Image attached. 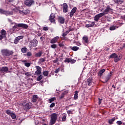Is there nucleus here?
I'll use <instances>...</instances> for the list:
<instances>
[{
    "label": "nucleus",
    "instance_id": "nucleus-1",
    "mask_svg": "<svg viewBox=\"0 0 125 125\" xmlns=\"http://www.w3.org/2000/svg\"><path fill=\"white\" fill-rule=\"evenodd\" d=\"M1 52L3 56L7 57L10 56V55H12V54L14 53L13 51H10L7 49L1 50Z\"/></svg>",
    "mask_w": 125,
    "mask_h": 125
},
{
    "label": "nucleus",
    "instance_id": "nucleus-2",
    "mask_svg": "<svg viewBox=\"0 0 125 125\" xmlns=\"http://www.w3.org/2000/svg\"><path fill=\"white\" fill-rule=\"evenodd\" d=\"M39 42L36 39H33L32 41H31L29 43L28 46L29 48H33V47H36L38 45Z\"/></svg>",
    "mask_w": 125,
    "mask_h": 125
},
{
    "label": "nucleus",
    "instance_id": "nucleus-3",
    "mask_svg": "<svg viewBox=\"0 0 125 125\" xmlns=\"http://www.w3.org/2000/svg\"><path fill=\"white\" fill-rule=\"evenodd\" d=\"M51 119L50 122L51 123H54L55 124L56 123V121H57V118L58 117V114L57 113H52L50 115Z\"/></svg>",
    "mask_w": 125,
    "mask_h": 125
},
{
    "label": "nucleus",
    "instance_id": "nucleus-4",
    "mask_svg": "<svg viewBox=\"0 0 125 125\" xmlns=\"http://www.w3.org/2000/svg\"><path fill=\"white\" fill-rule=\"evenodd\" d=\"M113 9L111 8L110 5H107L103 13H102L104 15H106V14H108V13H113Z\"/></svg>",
    "mask_w": 125,
    "mask_h": 125
},
{
    "label": "nucleus",
    "instance_id": "nucleus-5",
    "mask_svg": "<svg viewBox=\"0 0 125 125\" xmlns=\"http://www.w3.org/2000/svg\"><path fill=\"white\" fill-rule=\"evenodd\" d=\"M34 2V0H26L24 1V4H25L26 6H31Z\"/></svg>",
    "mask_w": 125,
    "mask_h": 125
},
{
    "label": "nucleus",
    "instance_id": "nucleus-6",
    "mask_svg": "<svg viewBox=\"0 0 125 125\" xmlns=\"http://www.w3.org/2000/svg\"><path fill=\"white\" fill-rule=\"evenodd\" d=\"M49 20L51 23H55V14L53 13L51 14Z\"/></svg>",
    "mask_w": 125,
    "mask_h": 125
},
{
    "label": "nucleus",
    "instance_id": "nucleus-7",
    "mask_svg": "<svg viewBox=\"0 0 125 125\" xmlns=\"http://www.w3.org/2000/svg\"><path fill=\"white\" fill-rule=\"evenodd\" d=\"M103 16H104V15L103 14H102V13L96 15L94 17L95 21H96V22H98V21L99 20V19H100L101 17H103Z\"/></svg>",
    "mask_w": 125,
    "mask_h": 125
},
{
    "label": "nucleus",
    "instance_id": "nucleus-8",
    "mask_svg": "<svg viewBox=\"0 0 125 125\" xmlns=\"http://www.w3.org/2000/svg\"><path fill=\"white\" fill-rule=\"evenodd\" d=\"M36 69L37 70L35 72V75H41L42 74V68L40 66H36Z\"/></svg>",
    "mask_w": 125,
    "mask_h": 125
},
{
    "label": "nucleus",
    "instance_id": "nucleus-9",
    "mask_svg": "<svg viewBox=\"0 0 125 125\" xmlns=\"http://www.w3.org/2000/svg\"><path fill=\"white\" fill-rule=\"evenodd\" d=\"M6 37V31H5L4 29H2L1 31V35H0V41L2 40L3 38H5Z\"/></svg>",
    "mask_w": 125,
    "mask_h": 125
},
{
    "label": "nucleus",
    "instance_id": "nucleus-10",
    "mask_svg": "<svg viewBox=\"0 0 125 125\" xmlns=\"http://www.w3.org/2000/svg\"><path fill=\"white\" fill-rule=\"evenodd\" d=\"M76 11H77V7H74L72 8L71 12H70L69 16L72 18L74 16V14L76 13Z\"/></svg>",
    "mask_w": 125,
    "mask_h": 125
},
{
    "label": "nucleus",
    "instance_id": "nucleus-11",
    "mask_svg": "<svg viewBox=\"0 0 125 125\" xmlns=\"http://www.w3.org/2000/svg\"><path fill=\"white\" fill-rule=\"evenodd\" d=\"M23 38H24V37L21 36H19L17 38H15L14 42L15 44H17V43H18L19 42V41H20V40H22V39H23Z\"/></svg>",
    "mask_w": 125,
    "mask_h": 125
},
{
    "label": "nucleus",
    "instance_id": "nucleus-12",
    "mask_svg": "<svg viewBox=\"0 0 125 125\" xmlns=\"http://www.w3.org/2000/svg\"><path fill=\"white\" fill-rule=\"evenodd\" d=\"M63 11L64 13L68 12V4L66 3L63 4Z\"/></svg>",
    "mask_w": 125,
    "mask_h": 125
},
{
    "label": "nucleus",
    "instance_id": "nucleus-13",
    "mask_svg": "<svg viewBox=\"0 0 125 125\" xmlns=\"http://www.w3.org/2000/svg\"><path fill=\"white\" fill-rule=\"evenodd\" d=\"M58 22H59L60 24H64L65 23V19L63 17H59Z\"/></svg>",
    "mask_w": 125,
    "mask_h": 125
},
{
    "label": "nucleus",
    "instance_id": "nucleus-14",
    "mask_svg": "<svg viewBox=\"0 0 125 125\" xmlns=\"http://www.w3.org/2000/svg\"><path fill=\"white\" fill-rule=\"evenodd\" d=\"M58 40H59V37H55L50 41V43H56L58 41Z\"/></svg>",
    "mask_w": 125,
    "mask_h": 125
},
{
    "label": "nucleus",
    "instance_id": "nucleus-15",
    "mask_svg": "<svg viewBox=\"0 0 125 125\" xmlns=\"http://www.w3.org/2000/svg\"><path fill=\"white\" fill-rule=\"evenodd\" d=\"M1 73L5 72H8V67L7 66L2 67L0 68Z\"/></svg>",
    "mask_w": 125,
    "mask_h": 125
},
{
    "label": "nucleus",
    "instance_id": "nucleus-16",
    "mask_svg": "<svg viewBox=\"0 0 125 125\" xmlns=\"http://www.w3.org/2000/svg\"><path fill=\"white\" fill-rule=\"evenodd\" d=\"M19 27L23 28L24 29H28V25L25 23H18Z\"/></svg>",
    "mask_w": 125,
    "mask_h": 125
},
{
    "label": "nucleus",
    "instance_id": "nucleus-17",
    "mask_svg": "<svg viewBox=\"0 0 125 125\" xmlns=\"http://www.w3.org/2000/svg\"><path fill=\"white\" fill-rule=\"evenodd\" d=\"M121 59H122V57L121 56H118L117 55H116L114 58V62H115V63H117V62L120 61Z\"/></svg>",
    "mask_w": 125,
    "mask_h": 125
},
{
    "label": "nucleus",
    "instance_id": "nucleus-18",
    "mask_svg": "<svg viewBox=\"0 0 125 125\" xmlns=\"http://www.w3.org/2000/svg\"><path fill=\"white\" fill-rule=\"evenodd\" d=\"M39 99V97L38 95H34L33 96L32 101L33 103L37 102V100Z\"/></svg>",
    "mask_w": 125,
    "mask_h": 125
},
{
    "label": "nucleus",
    "instance_id": "nucleus-19",
    "mask_svg": "<svg viewBox=\"0 0 125 125\" xmlns=\"http://www.w3.org/2000/svg\"><path fill=\"white\" fill-rule=\"evenodd\" d=\"M32 104L31 103H27L24 105V107L27 110H29L31 108Z\"/></svg>",
    "mask_w": 125,
    "mask_h": 125
},
{
    "label": "nucleus",
    "instance_id": "nucleus-20",
    "mask_svg": "<svg viewBox=\"0 0 125 125\" xmlns=\"http://www.w3.org/2000/svg\"><path fill=\"white\" fill-rule=\"evenodd\" d=\"M67 93H68V90L64 91L61 94V96L60 97V99H62L64 98V96H65Z\"/></svg>",
    "mask_w": 125,
    "mask_h": 125
},
{
    "label": "nucleus",
    "instance_id": "nucleus-21",
    "mask_svg": "<svg viewBox=\"0 0 125 125\" xmlns=\"http://www.w3.org/2000/svg\"><path fill=\"white\" fill-rule=\"evenodd\" d=\"M118 28H119V26H118L117 25H113L110 27L109 30L110 31H114V30H116V29H118Z\"/></svg>",
    "mask_w": 125,
    "mask_h": 125
},
{
    "label": "nucleus",
    "instance_id": "nucleus-22",
    "mask_svg": "<svg viewBox=\"0 0 125 125\" xmlns=\"http://www.w3.org/2000/svg\"><path fill=\"white\" fill-rule=\"evenodd\" d=\"M105 71V69H101L100 70L98 74V76H99V77H102V75H103V73H104Z\"/></svg>",
    "mask_w": 125,
    "mask_h": 125
},
{
    "label": "nucleus",
    "instance_id": "nucleus-23",
    "mask_svg": "<svg viewBox=\"0 0 125 125\" xmlns=\"http://www.w3.org/2000/svg\"><path fill=\"white\" fill-rule=\"evenodd\" d=\"M71 31H73V30L71 28H69L68 30H67L64 33L62 34V37H66V36L71 32Z\"/></svg>",
    "mask_w": 125,
    "mask_h": 125
},
{
    "label": "nucleus",
    "instance_id": "nucleus-24",
    "mask_svg": "<svg viewBox=\"0 0 125 125\" xmlns=\"http://www.w3.org/2000/svg\"><path fill=\"white\" fill-rule=\"evenodd\" d=\"M87 84L88 85H89V86H90V85H91V84H92V78H88L87 79Z\"/></svg>",
    "mask_w": 125,
    "mask_h": 125
},
{
    "label": "nucleus",
    "instance_id": "nucleus-25",
    "mask_svg": "<svg viewBox=\"0 0 125 125\" xmlns=\"http://www.w3.org/2000/svg\"><path fill=\"white\" fill-rule=\"evenodd\" d=\"M83 40L85 43H88V37L87 36H84L83 38Z\"/></svg>",
    "mask_w": 125,
    "mask_h": 125
},
{
    "label": "nucleus",
    "instance_id": "nucleus-26",
    "mask_svg": "<svg viewBox=\"0 0 125 125\" xmlns=\"http://www.w3.org/2000/svg\"><path fill=\"white\" fill-rule=\"evenodd\" d=\"M74 99L75 100H78V98H79V95L78 94V91H75L74 92Z\"/></svg>",
    "mask_w": 125,
    "mask_h": 125
},
{
    "label": "nucleus",
    "instance_id": "nucleus-27",
    "mask_svg": "<svg viewBox=\"0 0 125 125\" xmlns=\"http://www.w3.org/2000/svg\"><path fill=\"white\" fill-rule=\"evenodd\" d=\"M111 77H112V75L111 74V73H110L105 77V83H107L108 81H109V80L111 79Z\"/></svg>",
    "mask_w": 125,
    "mask_h": 125
},
{
    "label": "nucleus",
    "instance_id": "nucleus-28",
    "mask_svg": "<svg viewBox=\"0 0 125 125\" xmlns=\"http://www.w3.org/2000/svg\"><path fill=\"white\" fill-rule=\"evenodd\" d=\"M115 120L116 118H115V117H114L112 119H109L108 120V124H109V125H113V124H114V122H115Z\"/></svg>",
    "mask_w": 125,
    "mask_h": 125
},
{
    "label": "nucleus",
    "instance_id": "nucleus-29",
    "mask_svg": "<svg viewBox=\"0 0 125 125\" xmlns=\"http://www.w3.org/2000/svg\"><path fill=\"white\" fill-rule=\"evenodd\" d=\"M18 27H19V26L18 25V23H15V25L12 27L13 32H14V31H16V29H17Z\"/></svg>",
    "mask_w": 125,
    "mask_h": 125
},
{
    "label": "nucleus",
    "instance_id": "nucleus-30",
    "mask_svg": "<svg viewBox=\"0 0 125 125\" xmlns=\"http://www.w3.org/2000/svg\"><path fill=\"white\" fill-rule=\"evenodd\" d=\"M42 51H39L38 53H36L35 54V56L36 57H41V56H42Z\"/></svg>",
    "mask_w": 125,
    "mask_h": 125
},
{
    "label": "nucleus",
    "instance_id": "nucleus-31",
    "mask_svg": "<svg viewBox=\"0 0 125 125\" xmlns=\"http://www.w3.org/2000/svg\"><path fill=\"white\" fill-rule=\"evenodd\" d=\"M21 51L22 53H26L28 51V48L27 47L21 48Z\"/></svg>",
    "mask_w": 125,
    "mask_h": 125
},
{
    "label": "nucleus",
    "instance_id": "nucleus-32",
    "mask_svg": "<svg viewBox=\"0 0 125 125\" xmlns=\"http://www.w3.org/2000/svg\"><path fill=\"white\" fill-rule=\"evenodd\" d=\"M5 113L7 114V115L10 116L13 113V111H11V110H10V109H7L5 110Z\"/></svg>",
    "mask_w": 125,
    "mask_h": 125
},
{
    "label": "nucleus",
    "instance_id": "nucleus-33",
    "mask_svg": "<svg viewBox=\"0 0 125 125\" xmlns=\"http://www.w3.org/2000/svg\"><path fill=\"white\" fill-rule=\"evenodd\" d=\"M10 116L13 120H15V119H16V114H15L14 112H13Z\"/></svg>",
    "mask_w": 125,
    "mask_h": 125
},
{
    "label": "nucleus",
    "instance_id": "nucleus-34",
    "mask_svg": "<svg viewBox=\"0 0 125 125\" xmlns=\"http://www.w3.org/2000/svg\"><path fill=\"white\" fill-rule=\"evenodd\" d=\"M43 62H45V59L40 58L39 60L38 63H39V64H42Z\"/></svg>",
    "mask_w": 125,
    "mask_h": 125
},
{
    "label": "nucleus",
    "instance_id": "nucleus-35",
    "mask_svg": "<svg viewBox=\"0 0 125 125\" xmlns=\"http://www.w3.org/2000/svg\"><path fill=\"white\" fill-rule=\"evenodd\" d=\"M79 49L80 48L78 46H73L71 48L72 50H73V51H77L79 50Z\"/></svg>",
    "mask_w": 125,
    "mask_h": 125
},
{
    "label": "nucleus",
    "instance_id": "nucleus-36",
    "mask_svg": "<svg viewBox=\"0 0 125 125\" xmlns=\"http://www.w3.org/2000/svg\"><path fill=\"white\" fill-rule=\"evenodd\" d=\"M94 22H92V24H86V28H90L91 27H93V26H94Z\"/></svg>",
    "mask_w": 125,
    "mask_h": 125
},
{
    "label": "nucleus",
    "instance_id": "nucleus-37",
    "mask_svg": "<svg viewBox=\"0 0 125 125\" xmlns=\"http://www.w3.org/2000/svg\"><path fill=\"white\" fill-rule=\"evenodd\" d=\"M66 119H67V114L63 115L62 118V122H66Z\"/></svg>",
    "mask_w": 125,
    "mask_h": 125
},
{
    "label": "nucleus",
    "instance_id": "nucleus-38",
    "mask_svg": "<svg viewBox=\"0 0 125 125\" xmlns=\"http://www.w3.org/2000/svg\"><path fill=\"white\" fill-rule=\"evenodd\" d=\"M55 100H56V98H51V99H49V103H52V102H53V101H54Z\"/></svg>",
    "mask_w": 125,
    "mask_h": 125
},
{
    "label": "nucleus",
    "instance_id": "nucleus-39",
    "mask_svg": "<svg viewBox=\"0 0 125 125\" xmlns=\"http://www.w3.org/2000/svg\"><path fill=\"white\" fill-rule=\"evenodd\" d=\"M43 76L42 75H40L39 76L37 77V81L38 82H40L41 80L42 79Z\"/></svg>",
    "mask_w": 125,
    "mask_h": 125
},
{
    "label": "nucleus",
    "instance_id": "nucleus-40",
    "mask_svg": "<svg viewBox=\"0 0 125 125\" xmlns=\"http://www.w3.org/2000/svg\"><path fill=\"white\" fill-rule=\"evenodd\" d=\"M114 2H115V3H123L124 1L122 0H115Z\"/></svg>",
    "mask_w": 125,
    "mask_h": 125
},
{
    "label": "nucleus",
    "instance_id": "nucleus-41",
    "mask_svg": "<svg viewBox=\"0 0 125 125\" xmlns=\"http://www.w3.org/2000/svg\"><path fill=\"white\" fill-rule=\"evenodd\" d=\"M48 71H44L43 72V75L44 76V77H47L48 76Z\"/></svg>",
    "mask_w": 125,
    "mask_h": 125
},
{
    "label": "nucleus",
    "instance_id": "nucleus-42",
    "mask_svg": "<svg viewBox=\"0 0 125 125\" xmlns=\"http://www.w3.org/2000/svg\"><path fill=\"white\" fill-rule=\"evenodd\" d=\"M30 13V10H25L23 11V14L24 15H27V14H29Z\"/></svg>",
    "mask_w": 125,
    "mask_h": 125
},
{
    "label": "nucleus",
    "instance_id": "nucleus-43",
    "mask_svg": "<svg viewBox=\"0 0 125 125\" xmlns=\"http://www.w3.org/2000/svg\"><path fill=\"white\" fill-rule=\"evenodd\" d=\"M117 55V54L116 53H113L109 56V58H115L116 57V56Z\"/></svg>",
    "mask_w": 125,
    "mask_h": 125
},
{
    "label": "nucleus",
    "instance_id": "nucleus-44",
    "mask_svg": "<svg viewBox=\"0 0 125 125\" xmlns=\"http://www.w3.org/2000/svg\"><path fill=\"white\" fill-rule=\"evenodd\" d=\"M71 58H66L65 59V60L64 61V62L65 63H70V60Z\"/></svg>",
    "mask_w": 125,
    "mask_h": 125
},
{
    "label": "nucleus",
    "instance_id": "nucleus-45",
    "mask_svg": "<svg viewBox=\"0 0 125 125\" xmlns=\"http://www.w3.org/2000/svg\"><path fill=\"white\" fill-rule=\"evenodd\" d=\"M76 60L70 59V63H71V64H74L76 63Z\"/></svg>",
    "mask_w": 125,
    "mask_h": 125
},
{
    "label": "nucleus",
    "instance_id": "nucleus-46",
    "mask_svg": "<svg viewBox=\"0 0 125 125\" xmlns=\"http://www.w3.org/2000/svg\"><path fill=\"white\" fill-rule=\"evenodd\" d=\"M5 12H6V11H5L2 9H0V13L1 14H5Z\"/></svg>",
    "mask_w": 125,
    "mask_h": 125
},
{
    "label": "nucleus",
    "instance_id": "nucleus-47",
    "mask_svg": "<svg viewBox=\"0 0 125 125\" xmlns=\"http://www.w3.org/2000/svg\"><path fill=\"white\" fill-rule=\"evenodd\" d=\"M51 47L52 48H53L54 49H55L57 47V45L56 44H53L51 45Z\"/></svg>",
    "mask_w": 125,
    "mask_h": 125
},
{
    "label": "nucleus",
    "instance_id": "nucleus-48",
    "mask_svg": "<svg viewBox=\"0 0 125 125\" xmlns=\"http://www.w3.org/2000/svg\"><path fill=\"white\" fill-rule=\"evenodd\" d=\"M25 75L26 76V77H31L32 76V74H31V72H26L25 73Z\"/></svg>",
    "mask_w": 125,
    "mask_h": 125
},
{
    "label": "nucleus",
    "instance_id": "nucleus-49",
    "mask_svg": "<svg viewBox=\"0 0 125 125\" xmlns=\"http://www.w3.org/2000/svg\"><path fill=\"white\" fill-rule=\"evenodd\" d=\"M24 66L26 67H30L31 66V63H30V62H25Z\"/></svg>",
    "mask_w": 125,
    "mask_h": 125
},
{
    "label": "nucleus",
    "instance_id": "nucleus-50",
    "mask_svg": "<svg viewBox=\"0 0 125 125\" xmlns=\"http://www.w3.org/2000/svg\"><path fill=\"white\" fill-rule=\"evenodd\" d=\"M74 111V110H67V114L68 115H70V114H73V111Z\"/></svg>",
    "mask_w": 125,
    "mask_h": 125
},
{
    "label": "nucleus",
    "instance_id": "nucleus-51",
    "mask_svg": "<svg viewBox=\"0 0 125 125\" xmlns=\"http://www.w3.org/2000/svg\"><path fill=\"white\" fill-rule=\"evenodd\" d=\"M5 14H8V15H12L13 13L12 12L6 11Z\"/></svg>",
    "mask_w": 125,
    "mask_h": 125
},
{
    "label": "nucleus",
    "instance_id": "nucleus-52",
    "mask_svg": "<svg viewBox=\"0 0 125 125\" xmlns=\"http://www.w3.org/2000/svg\"><path fill=\"white\" fill-rule=\"evenodd\" d=\"M55 106V103H52L50 105V108H53Z\"/></svg>",
    "mask_w": 125,
    "mask_h": 125
},
{
    "label": "nucleus",
    "instance_id": "nucleus-53",
    "mask_svg": "<svg viewBox=\"0 0 125 125\" xmlns=\"http://www.w3.org/2000/svg\"><path fill=\"white\" fill-rule=\"evenodd\" d=\"M99 99V105H100V104H101L102 102V99H100V98H98Z\"/></svg>",
    "mask_w": 125,
    "mask_h": 125
},
{
    "label": "nucleus",
    "instance_id": "nucleus-54",
    "mask_svg": "<svg viewBox=\"0 0 125 125\" xmlns=\"http://www.w3.org/2000/svg\"><path fill=\"white\" fill-rule=\"evenodd\" d=\"M60 71V68H58V69H57L55 71V73H56V74H57Z\"/></svg>",
    "mask_w": 125,
    "mask_h": 125
},
{
    "label": "nucleus",
    "instance_id": "nucleus-55",
    "mask_svg": "<svg viewBox=\"0 0 125 125\" xmlns=\"http://www.w3.org/2000/svg\"><path fill=\"white\" fill-rule=\"evenodd\" d=\"M116 124H118L119 125H121L123 124V122L121 121H118L116 122Z\"/></svg>",
    "mask_w": 125,
    "mask_h": 125
},
{
    "label": "nucleus",
    "instance_id": "nucleus-56",
    "mask_svg": "<svg viewBox=\"0 0 125 125\" xmlns=\"http://www.w3.org/2000/svg\"><path fill=\"white\" fill-rule=\"evenodd\" d=\"M27 56H31L32 55V53L31 52H28L26 54Z\"/></svg>",
    "mask_w": 125,
    "mask_h": 125
},
{
    "label": "nucleus",
    "instance_id": "nucleus-57",
    "mask_svg": "<svg viewBox=\"0 0 125 125\" xmlns=\"http://www.w3.org/2000/svg\"><path fill=\"white\" fill-rule=\"evenodd\" d=\"M58 58H56V60L53 61V63H57V62H58Z\"/></svg>",
    "mask_w": 125,
    "mask_h": 125
},
{
    "label": "nucleus",
    "instance_id": "nucleus-58",
    "mask_svg": "<svg viewBox=\"0 0 125 125\" xmlns=\"http://www.w3.org/2000/svg\"><path fill=\"white\" fill-rule=\"evenodd\" d=\"M43 30H44V31H47V30H48V27H44L43 28Z\"/></svg>",
    "mask_w": 125,
    "mask_h": 125
},
{
    "label": "nucleus",
    "instance_id": "nucleus-59",
    "mask_svg": "<svg viewBox=\"0 0 125 125\" xmlns=\"http://www.w3.org/2000/svg\"><path fill=\"white\" fill-rule=\"evenodd\" d=\"M76 45H78V46H80L81 45V43L80 42H76Z\"/></svg>",
    "mask_w": 125,
    "mask_h": 125
},
{
    "label": "nucleus",
    "instance_id": "nucleus-60",
    "mask_svg": "<svg viewBox=\"0 0 125 125\" xmlns=\"http://www.w3.org/2000/svg\"><path fill=\"white\" fill-rule=\"evenodd\" d=\"M19 11L21 14H24V11L19 10Z\"/></svg>",
    "mask_w": 125,
    "mask_h": 125
},
{
    "label": "nucleus",
    "instance_id": "nucleus-61",
    "mask_svg": "<svg viewBox=\"0 0 125 125\" xmlns=\"http://www.w3.org/2000/svg\"><path fill=\"white\" fill-rule=\"evenodd\" d=\"M21 62H23V63H27V62H28V61L23 60V61H21Z\"/></svg>",
    "mask_w": 125,
    "mask_h": 125
},
{
    "label": "nucleus",
    "instance_id": "nucleus-62",
    "mask_svg": "<svg viewBox=\"0 0 125 125\" xmlns=\"http://www.w3.org/2000/svg\"><path fill=\"white\" fill-rule=\"evenodd\" d=\"M55 123H53V122H50L49 123V125H54Z\"/></svg>",
    "mask_w": 125,
    "mask_h": 125
},
{
    "label": "nucleus",
    "instance_id": "nucleus-63",
    "mask_svg": "<svg viewBox=\"0 0 125 125\" xmlns=\"http://www.w3.org/2000/svg\"><path fill=\"white\" fill-rule=\"evenodd\" d=\"M59 46H60V47H61L63 46V44H62V43H60V44H59Z\"/></svg>",
    "mask_w": 125,
    "mask_h": 125
},
{
    "label": "nucleus",
    "instance_id": "nucleus-64",
    "mask_svg": "<svg viewBox=\"0 0 125 125\" xmlns=\"http://www.w3.org/2000/svg\"><path fill=\"white\" fill-rule=\"evenodd\" d=\"M8 21H9L10 23H11L12 22V21H11V20H10V19H8Z\"/></svg>",
    "mask_w": 125,
    "mask_h": 125
}]
</instances>
